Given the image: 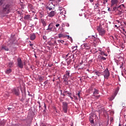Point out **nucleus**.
<instances>
[{"label":"nucleus","mask_w":126,"mask_h":126,"mask_svg":"<svg viewBox=\"0 0 126 126\" xmlns=\"http://www.w3.org/2000/svg\"><path fill=\"white\" fill-rule=\"evenodd\" d=\"M43 40H47V36L45 35H43Z\"/></svg>","instance_id":"nucleus-36"},{"label":"nucleus","mask_w":126,"mask_h":126,"mask_svg":"<svg viewBox=\"0 0 126 126\" xmlns=\"http://www.w3.org/2000/svg\"><path fill=\"white\" fill-rule=\"evenodd\" d=\"M100 60H102V61H106V58H105L104 57H101L100 58Z\"/></svg>","instance_id":"nucleus-31"},{"label":"nucleus","mask_w":126,"mask_h":126,"mask_svg":"<svg viewBox=\"0 0 126 126\" xmlns=\"http://www.w3.org/2000/svg\"><path fill=\"white\" fill-rule=\"evenodd\" d=\"M18 63V66L20 67V68H23L24 64L22 62V60L21 58H19L17 60Z\"/></svg>","instance_id":"nucleus-7"},{"label":"nucleus","mask_w":126,"mask_h":126,"mask_svg":"<svg viewBox=\"0 0 126 126\" xmlns=\"http://www.w3.org/2000/svg\"><path fill=\"white\" fill-rule=\"evenodd\" d=\"M37 103L39 104V105H41V102H40V101H37Z\"/></svg>","instance_id":"nucleus-49"},{"label":"nucleus","mask_w":126,"mask_h":126,"mask_svg":"<svg viewBox=\"0 0 126 126\" xmlns=\"http://www.w3.org/2000/svg\"><path fill=\"white\" fill-rule=\"evenodd\" d=\"M47 30H49V31H53V24H50L49 25Z\"/></svg>","instance_id":"nucleus-16"},{"label":"nucleus","mask_w":126,"mask_h":126,"mask_svg":"<svg viewBox=\"0 0 126 126\" xmlns=\"http://www.w3.org/2000/svg\"><path fill=\"white\" fill-rule=\"evenodd\" d=\"M30 39L32 41H33V40H35V39H36V35L34 33H31L30 34Z\"/></svg>","instance_id":"nucleus-13"},{"label":"nucleus","mask_w":126,"mask_h":126,"mask_svg":"<svg viewBox=\"0 0 126 126\" xmlns=\"http://www.w3.org/2000/svg\"><path fill=\"white\" fill-rule=\"evenodd\" d=\"M12 92L13 94L16 95V96H19V89H18V88L13 89L12 91Z\"/></svg>","instance_id":"nucleus-9"},{"label":"nucleus","mask_w":126,"mask_h":126,"mask_svg":"<svg viewBox=\"0 0 126 126\" xmlns=\"http://www.w3.org/2000/svg\"><path fill=\"white\" fill-rule=\"evenodd\" d=\"M101 95H97L96 96V98L98 99V98H100Z\"/></svg>","instance_id":"nucleus-50"},{"label":"nucleus","mask_w":126,"mask_h":126,"mask_svg":"<svg viewBox=\"0 0 126 126\" xmlns=\"http://www.w3.org/2000/svg\"><path fill=\"white\" fill-rule=\"evenodd\" d=\"M114 26H115V27H117V29H118V28H119V27H118V26H117V25H115Z\"/></svg>","instance_id":"nucleus-53"},{"label":"nucleus","mask_w":126,"mask_h":126,"mask_svg":"<svg viewBox=\"0 0 126 126\" xmlns=\"http://www.w3.org/2000/svg\"><path fill=\"white\" fill-rule=\"evenodd\" d=\"M124 0H121V2H124Z\"/></svg>","instance_id":"nucleus-62"},{"label":"nucleus","mask_w":126,"mask_h":126,"mask_svg":"<svg viewBox=\"0 0 126 126\" xmlns=\"http://www.w3.org/2000/svg\"><path fill=\"white\" fill-rule=\"evenodd\" d=\"M119 90H120V88L119 87H117L116 88V90L115 93V96H117V94H118V93L119 92Z\"/></svg>","instance_id":"nucleus-20"},{"label":"nucleus","mask_w":126,"mask_h":126,"mask_svg":"<svg viewBox=\"0 0 126 126\" xmlns=\"http://www.w3.org/2000/svg\"><path fill=\"white\" fill-rule=\"evenodd\" d=\"M110 38L111 40H115V38H114V37L113 36H110Z\"/></svg>","instance_id":"nucleus-37"},{"label":"nucleus","mask_w":126,"mask_h":126,"mask_svg":"<svg viewBox=\"0 0 126 126\" xmlns=\"http://www.w3.org/2000/svg\"><path fill=\"white\" fill-rule=\"evenodd\" d=\"M69 97H70V98L71 99V100H72V99H73V97H72L71 96V95H70V96H69Z\"/></svg>","instance_id":"nucleus-55"},{"label":"nucleus","mask_w":126,"mask_h":126,"mask_svg":"<svg viewBox=\"0 0 126 126\" xmlns=\"http://www.w3.org/2000/svg\"><path fill=\"white\" fill-rule=\"evenodd\" d=\"M93 94L94 97L96 96L95 95H96V94H99V91H98V90L96 89H94Z\"/></svg>","instance_id":"nucleus-18"},{"label":"nucleus","mask_w":126,"mask_h":126,"mask_svg":"<svg viewBox=\"0 0 126 126\" xmlns=\"http://www.w3.org/2000/svg\"><path fill=\"white\" fill-rule=\"evenodd\" d=\"M76 95H78L79 99H80V92H79L78 93L76 94Z\"/></svg>","instance_id":"nucleus-32"},{"label":"nucleus","mask_w":126,"mask_h":126,"mask_svg":"<svg viewBox=\"0 0 126 126\" xmlns=\"http://www.w3.org/2000/svg\"><path fill=\"white\" fill-rule=\"evenodd\" d=\"M67 60H70V61H74V55L72 54H70V56H68Z\"/></svg>","instance_id":"nucleus-15"},{"label":"nucleus","mask_w":126,"mask_h":126,"mask_svg":"<svg viewBox=\"0 0 126 126\" xmlns=\"http://www.w3.org/2000/svg\"><path fill=\"white\" fill-rule=\"evenodd\" d=\"M25 19H28V18H29V15H27L25 17H24Z\"/></svg>","instance_id":"nucleus-35"},{"label":"nucleus","mask_w":126,"mask_h":126,"mask_svg":"<svg viewBox=\"0 0 126 126\" xmlns=\"http://www.w3.org/2000/svg\"><path fill=\"white\" fill-rule=\"evenodd\" d=\"M59 10H60V11H62L63 10V7H59Z\"/></svg>","instance_id":"nucleus-38"},{"label":"nucleus","mask_w":126,"mask_h":126,"mask_svg":"<svg viewBox=\"0 0 126 126\" xmlns=\"http://www.w3.org/2000/svg\"><path fill=\"white\" fill-rule=\"evenodd\" d=\"M68 78H71V75H70V70H66L65 72V74L63 75V81L65 83V84L68 83Z\"/></svg>","instance_id":"nucleus-3"},{"label":"nucleus","mask_w":126,"mask_h":126,"mask_svg":"<svg viewBox=\"0 0 126 126\" xmlns=\"http://www.w3.org/2000/svg\"><path fill=\"white\" fill-rule=\"evenodd\" d=\"M56 113H57V114H59L60 113L59 111H58L57 110H55Z\"/></svg>","instance_id":"nucleus-44"},{"label":"nucleus","mask_w":126,"mask_h":126,"mask_svg":"<svg viewBox=\"0 0 126 126\" xmlns=\"http://www.w3.org/2000/svg\"><path fill=\"white\" fill-rule=\"evenodd\" d=\"M50 46H57L58 45V43H57V41H54L53 42H49Z\"/></svg>","instance_id":"nucleus-17"},{"label":"nucleus","mask_w":126,"mask_h":126,"mask_svg":"<svg viewBox=\"0 0 126 126\" xmlns=\"http://www.w3.org/2000/svg\"><path fill=\"white\" fill-rule=\"evenodd\" d=\"M14 126H21V125L20 124H16V125H14Z\"/></svg>","instance_id":"nucleus-42"},{"label":"nucleus","mask_w":126,"mask_h":126,"mask_svg":"<svg viewBox=\"0 0 126 126\" xmlns=\"http://www.w3.org/2000/svg\"><path fill=\"white\" fill-rule=\"evenodd\" d=\"M73 97H74V98H75V99L76 100H78V98H77V97L75 95H73Z\"/></svg>","instance_id":"nucleus-40"},{"label":"nucleus","mask_w":126,"mask_h":126,"mask_svg":"<svg viewBox=\"0 0 126 126\" xmlns=\"http://www.w3.org/2000/svg\"><path fill=\"white\" fill-rule=\"evenodd\" d=\"M68 56H70V54L69 53H68V54H67V55H66V57H68Z\"/></svg>","instance_id":"nucleus-51"},{"label":"nucleus","mask_w":126,"mask_h":126,"mask_svg":"<svg viewBox=\"0 0 126 126\" xmlns=\"http://www.w3.org/2000/svg\"><path fill=\"white\" fill-rule=\"evenodd\" d=\"M125 8H126L125 4H122L118 6H114L113 10H114L116 15H118L122 17V15H123V13H124V10Z\"/></svg>","instance_id":"nucleus-2"},{"label":"nucleus","mask_w":126,"mask_h":126,"mask_svg":"<svg viewBox=\"0 0 126 126\" xmlns=\"http://www.w3.org/2000/svg\"><path fill=\"white\" fill-rule=\"evenodd\" d=\"M62 104H63L62 108L64 113H67V110H68L67 106L68 105V103L65 101H63V102Z\"/></svg>","instance_id":"nucleus-6"},{"label":"nucleus","mask_w":126,"mask_h":126,"mask_svg":"<svg viewBox=\"0 0 126 126\" xmlns=\"http://www.w3.org/2000/svg\"><path fill=\"white\" fill-rule=\"evenodd\" d=\"M13 65V62H9L8 63L9 67H12Z\"/></svg>","instance_id":"nucleus-23"},{"label":"nucleus","mask_w":126,"mask_h":126,"mask_svg":"<svg viewBox=\"0 0 126 126\" xmlns=\"http://www.w3.org/2000/svg\"><path fill=\"white\" fill-rule=\"evenodd\" d=\"M47 81H45V82H44V84H45V85L47 84Z\"/></svg>","instance_id":"nucleus-54"},{"label":"nucleus","mask_w":126,"mask_h":126,"mask_svg":"<svg viewBox=\"0 0 126 126\" xmlns=\"http://www.w3.org/2000/svg\"><path fill=\"white\" fill-rule=\"evenodd\" d=\"M94 74H96V75H97L98 76H101V75H103V72H100V71H95L94 72Z\"/></svg>","instance_id":"nucleus-14"},{"label":"nucleus","mask_w":126,"mask_h":126,"mask_svg":"<svg viewBox=\"0 0 126 126\" xmlns=\"http://www.w3.org/2000/svg\"><path fill=\"white\" fill-rule=\"evenodd\" d=\"M5 72L7 74L10 73V72H11V69L9 68L8 69H7L6 71H5Z\"/></svg>","instance_id":"nucleus-26"},{"label":"nucleus","mask_w":126,"mask_h":126,"mask_svg":"<svg viewBox=\"0 0 126 126\" xmlns=\"http://www.w3.org/2000/svg\"><path fill=\"white\" fill-rule=\"evenodd\" d=\"M58 43H61V44H63V43H64V41H63V40H58Z\"/></svg>","instance_id":"nucleus-30"},{"label":"nucleus","mask_w":126,"mask_h":126,"mask_svg":"<svg viewBox=\"0 0 126 126\" xmlns=\"http://www.w3.org/2000/svg\"><path fill=\"white\" fill-rule=\"evenodd\" d=\"M41 23L43 25V26H44V27H45L47 25V24H46V21H45V20H41Z\"/></svg>","instance_id":"nucleus-19"},{"label":"nucleus","mask_w":126,"mask_h":126,"mask_svg":"<svg viewBox=\"0 0 126 126\" xmlns=\"http://www.w3.org/2000/svg\"><path fill=\"white\" fill-rule=\"evenodd\" d=\"M3 3V0H0V5H2Z\"/></svg>","instance_id":"nucleus-33"},{"label":"nucleus","mask_w":126,"mask_h":126,"mask_svg":"<svg viewBox=\"0 0 126 126\" xmlns=\"http://www.w3.org/2000/svg\"><path fill=\"white\" fill-rule=\"evenodd\" d=\"M67 37L68 39H70V40H72V38H71V37H70L69 35H67Z\"/></svg>","instance_id":"nucleus-39"},{"label":"nucleus","mask_w":126,"mask_h":126,"mask_svg":"<svg viewBox=\"0 0 126 126\" xmlns=\"http://www.w3.org/2000/svg\"><path fill=\"white\" fill-rule=\"evenodd\" d=\"M97 30L100 36H104L106 33V31H105V29H103V28L101 27H98L97 28Z\"/></svg>","instance_id":"nucleus-5"},{"label":"nucleus","mask_w":126,"mask_h":126,"mask_svg":"<svg viewBox=\"0 0 126 126\" xmlns=\"http://www.w3.org/2000/svg\"><path fill=\"white\" fill-rule=\"evenodd\" d=\"M111 6H114V5H117L119 3V0H111Z\"/></svg>","instance_id":"nucleus-12"},{"label":"nucleus","mask_w":126,"mask_h":126,"mask_svg":"<svg viewBox=\"0 0 126 126\" xmlns=\"http://www.w3.org/2000/svg\"><path fill=\"white\" fill-rule=\"evenodd\" d=\"M66 26L67 27H69V24H66Z\"/></svg>","instance_id":"nucleus-47"},{"label":"nucleus","mask_w":126,"mask_h":126,"mask_svg":"<svg viewBox=\"0 0 126 126\" xmlns=\"http://www.w3.org/2000/svg\"><path fill=\"white\" fill-rule=\"evenodd\" d=\"M89 1H90L91 2H93V1H94V0H89Z\"/></svg>","instance_id":"nucleus-52"},{"label":"nucleus","mask_w":126,"mask_h":126,"mask_svg":"<svg viewBox=\"0 0 126 126\" xmlns=\"http://www.w3.org/2000/svg\"><path fill=\"white\" fill-rule=\"evenodd\" d=\"M30 46L31 47H32V46H33V44H30Z\"/></svg>","instance_id":"nucleus-56"},{"label":"nucleus","mask_w":126,"mask_h":126,"mask_svg":"<svg viewBox=\"0 0 126 126\" xmlns=\"http://www.w3.org/2000/svg\"><path fill=\"white\" fill-rule=\"evenodd\" d=\"M99 54L101 56H105V57H107V56H108V55L105 54V52H104L103 51H101Z\"/></svg>","instance_id":"nucleus-21"},{"label":"nucleus","mask_w":126,"mask_h":126,"mask_svg":"<svg viewBox=\"0 0 126 126\" xmlns=\"http://www.w3.org/2000/svg\"><path fill=\"white\" fill-rule=\"evenodd\" d=\"M39 110H41L42 109L41 105H39Z\"/></svg>","instance_id":"nucleus-48"},{"label":"nucleus","mask_w":126,"mask_h":126,"mask_svg":"<svg viewBox=\"0 0 126 126\" xmlns=\"http://www.w3.org/2000/svg\"><path fill=\"white\" fill-rule=\"evenodd\" d=\"M55 5H54V4H53V3H50L49 4V6H47L46 7L47 9H49V10H53L54 9H55Z\"/></svg>","instance_id":"nucleus-11"},{"label":"nucleus","mask_w":126,"mask_h":126,"mask_svg":"<svg viewBox=\"0 0 126 126\" xmlns=\"http://www.w3.org/2000/svg\"><path fill=\"white\" fill-rule=\"evenodd\" d=\"M63 95L68 96V97H70V96H71V93L67 91H64Z\"/></svg>","instance_id":"nucleus-10"},{"label":"nucleus","mask_w":126,"mask_h":126,"mask_svg":"<svg viewBox=\"0 0 126 126\" xmlns=\"http://www.w3.org/2000/svg\"><path fill=\"white\" fill-rule=\"evenodd\" d=\"M29 6H30V7H32V4H30V5H29Z\"/></svg>","instance_id":"nucleus-60"},{"label":"nucleus","mask_w":126,"mask_h":126,"mask_svg":"<svg viewBox=\"0 0 126 126\" xmlns=\"http://www.w3.org/2000/svg\"><path fill=\"white\" fill-rule=\"evenodd\" d=\"M34 56L35 58L36 59H37V56L36 55V54H34Z\"/></svg>","instance_id":"nucleus-57"},{"label":"nucleus","mask_w":126,"mask_h":126,"mask_svg":"<svg viewBox=\"0 0 126 126\" xmlns=\"http://www.w3.org/2000/svg\"><path fill=\"white\" fill-rule=\"evenodd\" d=\"M59 26H60V24H57L56 25V27L58 28V27H59Z\"/></svg>","instance_id":"nucleus-43"},{"label":"nucleus","mask_w":126,"mask_h":126,"mask_svg":"<svg viewBox=\"0 0 126 126\" xmlns=\"http://www.w3.org/2000/svg\"><path fill=\"white\" fill-rule=\"evenodd\" d=\"M58 36L59 38H63V34H62V33H59L58 35Z\"/></svg>","instance_id":"nucleus-29"},{"label":"nucleus","mask_w":126,"mask_h":126,"mask_svg":"<svg viewBox=\"0 0 126 126\" xmlns=\"http://www.w3.org/2000/svg\"><path fill=\"white\" fill-rule=\"evenodd\" d=\"M117 22L118 23H121V22H120V21H119V20H117Z\"/></svg>","instance_id":"nucleus-61"},{"label":"nucleus","mask_w":126,"mask_h":126,"mask_svg":"<svg viewBox=\"0 0 126 126\" xmlns=\"http://www.w3.org/2000/svg\"><path fill=\"white\" fill-rule=\"evenodd\" d=\"M71 62H72V60H67V66H68L69 65V64H70V63H71Z\"/></svg>","instance_id":"nucleus-25"},{"label":"nucleus","mask_w":126,"mask_h":126,"mask_svg":"<svg viewBox=\"0 0 126 126\" xmlns=\"http://www.w3.org/2000/svg\"><path fill=\"white\" fill-rule=\"evenodd\" d=\"M2 50H4L5 51H8V48L6 46H2Z\"/></svg>","instance_id":"nucleus-22"},{"label":"nucleus","mask_w":126,"mask_h":126,"mask_svg":"<svg viewBox=\"0 0 126 126\" xmlns=\"http://www.w3.org/2000/svg\"><path fill=\"white\" fill-rule=\"evenodd\" d=\"M10 43H11V44H14V42H13V41H12V42L10 41Z\"/></svg>","instance_id":"nucleus-58"},{"label":"nucleus","mask_w":126,"mask_h":126,"mask_svg":"<svg viewBox=\"0 0 126 126\" xmlns=\"http://www.w3.org/2000/svg\"><path fill=\"white\" fill-rule=\"evenodd\" d=\"M11 10H12V5L10 3L6 4L2 6L1 13L3 16H5L11 12Z\"/></svg>","instance_id":"nucleus-1"},{"label":"nucleus","mask_w":126,"mask_h":126,"mask_svg":"<svg viewBox=\"0 0 126 126\" xmlns=\"http://www.w3.org/2000/svg\"><path fill=\"white\" fill-rule=\"evenodd\" d=\"M102 75H103L105 79H108L110 77V71L109 69L106 68L102 72Z\"/></svg>","instance_id":"nucleus-4"},{"label":"nucleus","mask_w":126,"mask_h":126,"mask_svg":"<svg viewBox=\"0 0 126 126\" xmlns=\"http://www.w3.org/2000/svg\"><path fill=\"white\" fill-rule=\"evenodd\" d=\"M60 92H61V95H63V91L60 90Z\"/></svg>","instance_id":"nucleus-46"},{"label":"nucleus","mask_w":126,"mask_h":126,"mask_svg":"<svg viewBox=\"0 0 126 126\" xmlns=\"http://www.w3.org/2000/svg\"><path fill=\"white\" fill-rule=\"evenodd\" d=\"M91 124H94V121L93 120L90 121Z\"/></svg>","instance_id":"nucleus-41"},{"label":"nucleus","mask_w":126,"mask_h":126,"mask_svg":"<svg viewBox=\"0 0 126 126\" xmlns=\"http://www.w3.org/2000/svg\"><path fill=\"white\" fill-rule=\"evenodd\" d=\"M95 9H99V4H95L94 6Z\"/></svg>","instance_id":"nucleus-28"},{"label":"nucleus","mask_w":126,"mask_h":126,"mask_svg":"<svg viewBox=\"0 0 126 126\" xmlns=\"http://www.w3.org/2000/svg\"><path fill=\"white\" fill-rule=\"evenodd\" d=\"M108 11H109V12H112L115 11V10H114V7L113 8H108Z\"/></svg>","instance_id":"nucleus-24"},{"label":"nucleus","mask_w":126,"mask_h":126,"mask_svg":"<svg viewBox=\"0 0 126 126\" xmlns=\"http://www.w3.org/2000/svg\"><path fill=\"white\" fill-rule=\"evenodd\" d=\"M44 104V111L47 110V106H46V104L45 103V102H43Z\"/></svg>","instance_id":"nucleus-34"},{"label":"nucleus","mask_w":126,"mask_h":126,"mask_svg":"<svg viewBox=\"0 0 126 126\" xmlns=\"http://www.w3.org/2000/svg\"><path fill=\"white\" fill-rule=\"evenodd\" d=\"M58 1V2H60V1H61V0H56Z\"/></svg>","instance_id":"nucleus-63"},{"label":"nucleus","mask_w":126,"mask_h":126,"mask_svg":"<svg viewBox=\"0 0 126 126\" xmlns=\"http://www.w3.org/2000/svg\"><path fill=\"white\" fill-rule=\"evenodd\" d=\"M11 109H12V108L11 107H8L7 109L9 111L10 110H11Z\"/></svg>","instance_id":"nucleus-45"},{"label":"nucleus","mask_w":126,"mask_h":126,"mask_svg":"<svg viewBox=\"0 0 126 126\" xmlns=\"http://www.w3.org/2000/svg\"><path fill=\"white\" fill-rule=\"evenodd\" d=\"M57 14V11L54 10V11H51L50 12H49L48 14V17H54Z\"/></svg>","instance_id":"nucleus-8"},{"label":"nucleus","mask_w":126,"mask_h":126,"mask_svg":"<svg viewBox=\"0 0 126 126\" xmlns=\"http://www.w3.org/2000/svg\"><path fill=\"white\" fill-rule=\"evenodd\" d=\"M52 65H53V64H52V65L48 64V66H49V67H51L52 66Z\"/></svg>","instance_id":"nucleus-59"},{"label":"nucleus","mask_w":126,"mask_h":126,"mask_svg":"<svg viewBox=\"0 0 126 126\" xmlns=\"http://www.w3.org/2000/svg\"><path fill=\"white\" fill-rule=\"evenodd\" d=\"M115 96H116V94H115V96L113 95L112 96L110 97L109 98L110 101H113V100L115 99Z\"/></svg>","instance_id":"nucleus-27"},{"label":"nucleus","mask_w":126,"mask_h":126,"mask_svg":"<svg viewBox=\"0 0 126 126\" xmlns=\"http://www.w3.org/2000/svg\"><path fill=\"white\" fill-rule=\"evenodd\" d=\"M92 37H93V39H94V38H95V36L94 35H93Z\"/></svg>","instance_id":"nucleus-64"}]
</instances>
